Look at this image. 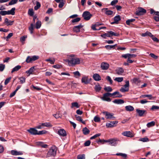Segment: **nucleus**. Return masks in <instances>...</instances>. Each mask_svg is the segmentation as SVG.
I'll return each mask as SVG.
<instances>
[{
    "mask_svg": "<svg viewBox=\"0 0 159 159\" xmlns=\"http://www.w3.org/2000/svg\"><path fill=\"white\" fill-rule=\"evenodd\" d=\"M80 60L79 58H75L74 55H71V61L70 66H74L76 65L79 64Z\"/></svg>",
    "mask_w": 159,
    "mask_h": 159,
    "instance_id": "nucleus-1",
    "label": "nucleus"
},
{
    "mask_svg": "<svg viewBox=\"0 0 159 159\" xmlns=\"http://www.w3.org/2000/svg\"><path fill=\"white\" fill-rule=\"evenodd\" d=\"M56 149L55 147H52L49 150L47 154V157H50V156H54L56 154Z\"/></svg>",
    "mask_w": 159,
    "mask_h": 159,
    "instance_id": "nucleus-2",
    "label": "nucleus"
},
{
    "mask_svg": "<svg viewBox=\"0 0 159 159\" xmlns=\"http://www.w3.org/2000/svg\"><path fill=\"white\" fill-rule=\"evenodd\" d=\"M146 10L142 7H140L138 8L135 12L137 15L141 16L144 15L146 12Z\"/></svg>",
    "mask_w": 159,
    "mask_h": 159,
    "instance_id": "nucleus-3",
    "label": "nucleus"
},
{
    "mask_svg": "<svg viewBox=\"0 0 159 159\" xmlns=\"http://www.w3.org/2000/svg\"><path fill=\"white\" fill-rule=\"evenodd\" d=\"M92 15L88 11H85L82 14V16L84 19L86 20H89Z\"/></svg>",
    "mask_w": 159,
    "mask_h": 159,
    "instance_id": "nucleus-4",
    "label": "nucleus"
},
{
    "mask_svg": "<svg viewBox=\"0 0 159 159\" xmlns=\"http://www.w3.org/2000/svg\"><path fill=\"white\" fill-rule=\"evenodd\" d=\"M102 113L105 115V117L107 119H111L115 118V117L113 116V114L110 113L107 111H104Z\"/></svg>",
    "mask_w": 159,
    "mask_h": 159,
    "instance_id": "nucleus-5",
    "label": "nucleus"
},
{
    "mask_svg": "<svg viewBox=\"0 0 159 159\" xmlns=\"http://www.w3.org/2000/svg\"><path fill=\"white\" fill-rule=\"evenodd\" d=\"M107 142L109 143V144L111 146H116L117 143L118 139H112L107 140Z\"/></svg>",
    "mask_w": 159,
    "mask_h": 159,
    "instance_id": "nucleus-6",
    "label": "nucleus"
},
{
    "mask_svg": "<svg viewBox=\"0 0 159 159\" xmlns=\"http://www.w3.org/2000/svg\"><path fill=\"white\" fill-rule=\"evenodd\" d=\"M55 132L60 136L64 137L66 135V131L63 129H61L58 130H56Z\"/></svg>",
    "mask_w": 159,
    "mask_h": 159,
    "instance_id": "nucleus-7",
    "label": "nucleus"
},
{
    "mask_svg": "<svg viewBox=\"0 0 159 159\" xmlns=\"http://www.w3.org/2000/svg\"><path fill=\"white\" fill-rule=\"evenodd\" d=\"M109 66V64L108 63L103 62L101 64V67L102 70H106L108 69Z\"/></svg>",
    "mask_w": 159,
    "mask_h": 159,
    "instance_id": "nucleus-8",
    "label": "nucleus"
},
{
    "mask_svg": "<svg viewBox=\"0 0 159 159\" xmlns=\"http://www.w3.org/2000/svg\"><path fill=\"white\" fill-rule=\"evenodd\" d=\"M102 11L104 12L105 14L108 16L111 15L113 13L112 11L108 10V8H103Z\"/></svg>",
    "mask_w": 159,
    "mask_h": 159,
    "instance_id": "nucleus-9",
    "label": "nucleus"
},
{
    "mask_svg": "<svg viewBox=\"0 0 159 159\" xmlns=\"http://www.w3.org/2000/svg\"><path fill=\"white\" fill-rule=\"evenodd\" d=\"M31 134L36 135L37 134L38 131L34 128H30L27 130Z\"/></svg>",
    "mask_w": 159,
    "mask_h": 159,
    "instance_id": "nucleus-10",
    "label": "nucleus"
},
{
    "mask_svg": "<svg viewBox=\"0 0 159 159\" xmlns=\"http://www.w3.org/2000/svg\"><path fill=\"white\" fill-rule=\"evenodd\" d=\"M122 134L124 136L128 137H132L134 136V135L132 132L129 131H126L123 132Z\"/></svg>",
    "mask_w": 159,
    "mask_h": 159,
    "instance_id": "nucleus-11",
    "label": "nucleus"
},
{
    "mask_svg": "<svg viewBox=\"0 0 159 159\" xmlns=\"http://www.w3.org/2000/svg\"><path fill=\"white\" fill-rule=\"evenodd\" d=\"M136 111L140 116H142L145 113H146L147 111L145 110H141L138 109H136Z\"/></svg>",
    "mask_w": 159,
    "mask_h": 159,
    "instance_id": "nucleus-12",
    "label": "nucleus"
},
{
    "mask_svg": "<svg viewBox=\"0 0 159 159\" xmlns=\"http://www.w3.org/2000/svg\"><path fill=\"white\" fill-rule=\"evenodd\" d=\"M118 121H116L111 122L110 123L107 124L106 126L108 128H111L114 127L116 126V124L118 123Z\"/></svg>",
    "mask_w": 159,
    "mask_h": 159,
    "instance_id": "nucleus-13",
    "label": "nucleus"
},
{
    "mask_svg": "<svg viewBox=\"0 0 159 159\" xmlns=\"http://www.w3.org/2000/svg\"><path fill=\"white\" fill-rule=\"evenodd\" d=\"M81 81L85 84H87L90 83V80L88 79V77L84 76L82 78Z\"/></svg>",
    "mask_w": 159,
    "mask_h": 159,
    "instance_id": "nucleus-14",
    "label": "nucleus"
},
{
    "mask_svg": "<svg viewBox=\"0 0 159 159\" xmlns=\"http://www.w3.org/2000/svg\"><path fill=\"white\" fill-rule=\"evenodd\" d=\"M132 82L135 84L139 85L141 82V80L138 78H134L132 80Z\"/></svg>",
    "mask_w": 159,
    "mask_h": 159,
    "instance_id": "nucleus-15",
    "label": "nucleus"
},
{
    "mask_svg": "<svg viewBox=\"0 0 159 159\" xmlns=\"http://www.w3.org/2000/svg\"><path fill=\"white\" fill-rule=\"evenodd\" d=\"M83 27V26L80 24L78 25L75 26L73 29V30L75 32H78L80 31V29Z\"/></svg>",
    "mask_w": 159,
    "mask_h": 159,
    "instance_id": "nucleus-16",
    "label": "nucleus"
},
{
    "mask_svg": "<svg viewBox=\"0 0 159 159\" xmlns=\"http://www.w3.org/2000/svg\"><path fill=\"white\" fill-rule=\"evenodd\" d=\"M116 73L118 75H122L124 73V70L121 67H119L116 70Z\"/></svg>",
    "mask_w": 159,
    "mask_h": 159,
    "instance_id": "nucleus-17",
    "label": "nucleus"
},
{
    "mask_svg": "<svg viewBox=\"0 0 159 159\" xmlns=\"http://www.w3.org/2000/svg\"><path fill=\"white\" fill-rule=\"evenodd\" d=\"M112 102L116 104H121L124 103V101L121 99H116L114 100Z\"/></svg>",
    "mask_w": 159,
    "mask_h": 159,
    "instance_id": "nucleus-18",
    "label": "nucleus"
},
{
    "mask_svg": "<svg viewBox=\"0 0 159 159\" xmlns=\"http://www.w3.org/2000/svg\"><path fill=\"white\" fill-rule=\"evenodd\" d=\"M93 78L96 81H98L101 80V77L98 74H95L93 75Z\"/></svg>",
    "mask_w": 159,
    "mask_h": 159,
    "instance_id": "nucleus-19",
    "label": "nucleus"
},
{
    "mask_svg": "<svg viewBox=\"0 0 159 159\" xmlns=\"http://www.w3.org/2000/svg\"><path fill=\"white\" fill-rule=\"evenodd\" d=\"M16 9L15 7L12 8L10 10L7 11V15H13L15 14V11Z\"/></svg>",
    "mask_w": 159,
    "mask_h": 159,
    "instance_id": "nucleus-20",
    "label": "nucleus"
},
{
    "mask_svg": "<svg viewBox=\"0 0 159 159\" xmlns=\"http://www.w3.org/2000/svg\"><path fill=\"white\" fill-rule=\"evenodd\" d=\"M118 91H116L113 93H105V96H112L113 98L114 95H116V94H118Z\"/></svg>",
    "mask_w": 159,
    "mask_h": 159,
    "instance_id": "nucleus-21",
    "label": "nucleus"
},
{
    "mask_svg": "<svg viewBox=\"0 0 159 159\" xmlns=\"http://www.w3.org/2000/svg\"><path fill=\"white\" fill-rule=\"evenodd\" d=\"M37 145L41 146L42 147L46 148L48 147V145L44 144L43 143L41 142H38L36 143Z\"/></svg>",
    "mask_w": 159,
    "mask_h": 159,
    "instance_id": "nucleus-22",
    "label": "nucleus"
},
{
    "mask_svg": "<svg viewBox=\"0 0 159 159\" xmlns=\"http://www.w3.org/2000/svg\"><path fill=\"white\" fill-rule=\"evenodd\" d=\"M5 23L7 26L12 25L14 22V21L9 20L8 19L6 18L5 19Z\"/></svg>",
    "mask_w": 159,
    "mask_h": 159,
    "instance_id": "nucleus-23",
    "label": "nucleus"
},
{
    "mask_svg": "<svg viewBox=\"0 0 159 159\" xmlns=\"http://www.w3.org/2000/svg\"><path fill=\"white\" fill-rule=\"evenodd\" d=\"M125 109L127 111H131L134 110L133 107L130 105L127 106L125 107Z\"/></svg>",
    "mask_w": 159,
    "mask_h": 159,
    "instance_id": "nucleus-24",
    "label": "nucleus"
},
{
    "mask_svg": "<svg viewBox=\"0 0 159 159\" xmlns=\"http://www.w3.org/2000/svg\"><path fill=\"white\" fill-rule=\"evenodd\" d=\"M108 33H109V34L110 36V37H111V36H119V34L117 33H115L111 31H108Z\"/></svg>",
    "mask_w": 159,
    "mask_h": 159,
    "instance_id": "nucleus-25",
    "label": "nucleus"
},
{
    "mask_svg": "<svg viewBox=\"0 0 159 159\" xmlns=\"http://www.w3.org/2000/svg\"><path fill=\"white\" fill-rule=\"evenodd\" d=\"M21 68V66L20 65H18L14 67L11 71V73H13L15 71H18Z\"/></svg>",
    "mask_w": 159,
    "mask_h": 159,
    "instance_id": "nucleus-26",
    "label": "nucleus"
},
{
    "mask_svg": "<svg viewBox=\"0 0 159 159\" xmlns=\"http://www.w3.org/2000/svg\"><path fill=\"white\" fill-rule=\"evenodd\" d=\"M108 97V96H105L104 93L103 94V96L101 97V99L103 100L110 102L111 101V99L109 98Z\"/></svg>",
    "mask_w": 159,
    "mask_h": 159,
    "instance_id": "nucleus-27",
    "label": "nucleus"
},
{
    "mask_svg": "<svg viewBox=\"0 0 159 159\" xmlns=\"http://www.w3.org/2000/svg\"><path fill=\"white\" fill-rule=\"evenodd\" d=\"M83 133L84 135H87L89 134L90 131L86 127H85L83 129Z\"/></svg>",
    "mask_w": 159,
    "mask_h": 159,
    "instance_id": "nucleus-28",
    "label": "nucleus"
},
{
    "mask_svg": "<svg viewBox=\"0 0 159 159\" xmlns=\"http://www.w3.org/2000/svg\"><path fill=\"white\" fill-rule=\"evenodd\" d=\"M75 117L77 120L80 121V122L82 123L83 124H85V122L84 121H83V120L79 116L77 115H76L75 116Z\"/></svg>",
    "mask_w": 159,
    "mask_h": 159,
    "instance_id": "nucleus-29",
    "label": "nucleus"
},
{
    "mask_svg": "<svg viewBox=\"0 0 159 159\" xmlns=\"http://www.w3.org/2000/svg\"><path fill=\"white\" fill-rule=\"evenodd\" d=\"M120 20V15H117L114 18V20L115 21L117 24L118 23L119 21Z\"/></svg>",
    "mask_w": 159,
    "mask_h": 159,
    "instance_id": "nucleus-30",
    "label": "nucleus"
},
{
    "mask_svg": "<svg viewBox=\"0 0 159 159\" xmlns=\"http://www.w3.org/2000/svg\"><path fill=\"white\" fill-rule=\"evenodd\" d=\"M155 122L154 121H152L148 123L147 124V126L148 128L153 126L155 125Z\"/></svg>",
    "mask_w": 159,
    "mask_h": 159,
    "instance_id": "nucleus-31",
    "label": "nucleus"
},
{
    "mask_svg": "<svg viewBox=\"0 0 159 159\" xmlns=\"http://www.w3.org/2000/svg\"><path fill=\"white\" fill-rule=\"evenodd\" d=\"M80 106L79 105L77 102H74L71 103V108H73L74 107H76L77 108H79Z\"/></svg>",
    "mask_w": 159,
    "mask_h": 159,
    "instance_id": "nucleus-32",
    "label": "nucleus"
},
{
    "mask_svg": "<svg viewBox=\"0 0 159 159\" xmlns=\"http://www.w3.org/2000/svg\"><path fill=\"white\" fill-rule=\"evenodd\" d=\"M94 89L96 91L99 92L101 90V87L99 84H98L95 85Z\"/></svg>",
    "mask_w": 159,
    "mask_h": 159,
    "instance_id": "nucleus-33",
    "label": "nucleus"
},
{
    "mask_svg": "<svg viewBox=\"0 0 159 159\" xmlns=\"http://www.w3.org/2000/svg\"><path fill=\"white\" fill-rule=\"evenodd\" d=\"M41 25V22L39 20H38L36 24L35 25V28L37 29H38L39 28Z\"/></svg>",
    "mask_w": 159,
    "mask_h": 159,
    "instance_id": "nucleus-34",
    "label": "nucleus"
},
{
    "mask_svg": "<svg viewBox=\"0 0 159 159\" xmlns=\"http://www.w3.org/2000/svg\"><path fill=\"white\" fill-rule=\"evenodd\" d=\"M34 67H32L30 68L29 70L27 71L26 72L27 73H29V75H30V74H32V73L34 70Z\"/></svg>",
    "mask_w": 159,
    "mask_h": 159,
    "instance_id": "nucleus-35",
    "label": "nucleus"
},
{
    "mask_svg": "<svg viewBox=\"0 0 159 159\" xmlns=\"http://www.w3.org/2000/svg\"><path fill=\"white\" fill-rule=\"evenodd\" d=\"M36 6L34 7V9L35 10H37L41 7V4L40 2L38 1L36 2Z\"/></svg>",
    "mask_w": 159,
    "mask_h": 159,
    "instance_id": "nucleus-36",
    "label": "nucleus"
},
{
    "mask_svg": "<svg viewBox=\"0 0 159 159\" xmlns=\"http://www.w3.org/2000/svg\"><path fill=\"white\" fill-rule=\"evenodd\" d=\"M104 90L108 92H111L112 90V88L110 86L106 87L104 88Z\"/></svg>",
    "mask_w": 159,
    "mask_h": 159,
    "instance_id": "nucleus-37",
    "label": "nucleus"
},
{
    "mask_svg": "<svg viewBox=\"0 0 159 159\" xmlns=\"http://www.w3.org/2000/svg\"><path fill=\"white\" fill-rule=\"evenodd\" d=\"M117 46V44H116L115 45H107L105 46V48L107 49H111L112 48H114L116 46Z\"/></svg>",
    "mask_w": 159,
    "mask_h": 159,
    "instance_id": "nucleus-38",
    "label": "nucleus"
},
{
    "mask_svg": "<svg viewBox=\"0 0 159 159\" xmlns=\"http://www.w3.org/2000/svg\"><path fill=\"white\" fill-rule=\"evenodd\" d=\"M123 80V77H116L114 79V80L118 82H122Z\"/></svg>",
    "mask_w": 159,
    "mask_h": 159,
    "instance_id": "nucleus-39",
    "label": "nucleus"
},
{
    "mask_svg": "<svg viewBox=\"0 0 159 159\" xmlns=\"http://www.w3.org/2000/svg\"><path fill=\"white\" fill-rule=\"evenodd\" d=\"M117 156H121L124 158H125L127 156V155L125 153H117L116 154Z\"/></svg>",
    "mask_w": 159,
    "mask_h": 159,
    "instance_id": "nucleus-40",
    "label": "nucleus"
},
{
    "mask_svg": "<svg viewBox=\"0 0 159 159\" xmlns=\"http://www.w3.org/2000/svg\"><path fill=\"white\" fill-rule=\"evenodd\" d=\"M150 13L151 14H152L154 13V14L156 15L157 16H159V11H155L153 9H151L150 10Z\"/></svg>",
    "mask_w": 159,
    "mask_h": 159,
    "instance_id": "nucleus-41",
    "label": "nucleus"
},
{
    "mask_svg": "<svg viewBox=\"0 0 159 159\" xmlns=\"http://www.w3.org/2000/svg\"><path fill=\"white\" fill-rule=\"evenodd\" d=\"M19 80H20V82L21 84H23L25 82V78L23 77H20L19 78Z\"/></svg>",
    "mask_w": 159,
    "mask_h": 159,
    "instance_id": "nucleus-42",
    "label": "nucleus"
},
{
    "mask_svg": "<svg viewBox=\"0 0 159 159\" xmlns=\"http://www.w3.org/2000/svg\"><path fill=\"white\" fill-rule=\"evenodd\" d=\"M18 1V0H11L9 3L8 5H14L15 4H16L17 2Z\"/></svg>",
    "mask_w": 159,
    "mask_h": 159,
    "instance_id": "nucleus-43",
    "label": "nucleus"
},
{
    "mask_svg": "<svg viewBox=\"0 0 159 159\" xmlns=\"http://www.w3.org/2000/svg\"><path fill=\"white\" fill-rule=\"evenodd\" d=\"M34 24L32 23L31 24L30 27H29V30L30 32V33L32 34L33 33V30L34 29Z\"/></svg>",
    "mask_w": 159,
    "mask_h": 159,
    "instance_id": "nucleus-44",
    "label": "nucleus"
},
{
    "mask_svg": "<svg viewBox=\"0 0 159 159\" xmlns=\"http://www.w3.org/2000/svg\"><path fill=\"white\" fill-rule=\"evenodd\" d=\"M139 140L140 141L143 142H147L149 141L148 139L146 137L140 138V139Z\"/></svg>",
    "mask_w": 159,
    "mask_h": 159,
    "instance_id": "nucleus-45",
    "label": "nucleus"
},
{
    "mask_svg": "<svg viewBox=\"0 0 159 159\" xmlns=\"http://www.w3.org/2000/svg\"><path fill=\"white\" fill-rule=\"evenodd\" d=\"M28 14L30 16H33L34 12L33 9H29L28 11Z\"/></svg>",
    "mask_w": 159,
    "mask_h": 159,
    "instance_id": "nucleus-46",
    "label": "nucleus"
},
{
    "mask_svg": "<svg viewBox=\"0 0 159 159\" xmlns=\"http://www.w3.org/2000/svg\"><path fill=\"white\" fill-rule=\"evenodd\" d=\"M85 155L84 154L79 155L77 156L78 159H85Z\"/></svg>",
    "mask_w": 159,
    "mask_h": 159,
    "instance_id": "nucleus-47",
    "label": "nucleus"
},
{
    "mask_svg": "<svg viewBox=\"0 0 159 159\" xmlns=\"http://www.w3.org/2000/svg\"><path fill=\"white\" fill-rule=\"evenodd\" d=\"M129 90V89H126V88L123 87L121 88L120 89V91L122 92H125L128 91Z\"/></svg>",
    "mask_w": 159,
    "mask_h": 159,
    "instance_id": "nucleus-48",
    "label": "nucleus"
},
{
    "mask_svg": "<svg viewBox=\"0 0 159 159\" xmlns=\"http://www.w3.org/2000/svg\"><path fill=\"white\" fill-rule=\"evenodd\" d=\"M135 20V19H129V20H127L126 21V24L127 25H130V23L134 21Z\"/></svg>",
    "mask_w": 159,
    "mask_h": 159,
    "instance_id": "nucleus-49",
    "label": "nucleus"
},
{
    "mask_svg": "<svg viewBox=\"0 0 159 159\" xmlns=\"http://www.w3.org/2000/svg\"><path fill=\"white\" fill-rule=\"evenodd\" d=\"M47 132V131H46V130H42L39 131V132H38L37 135H42L44 134H45Z\"/></svg>",
    "mask_w": 159,
    "mask_h": 159,
    "instance_id": "nucleus-50",
    "label": "nucleus"
},
{
    "mask_svg": "<svg viewBox=\"0 0 159 159\" xmlns=\"http://www.w3.org/2000/svg\"><path fill=\"white\" fill-rule=\"evenodd\" d=\"M45 61L47 62H49L52 64H53L55 62V60L54 59L51 60L50 59H46Z\"/></svg>",
    "mask_w": 159,
    "mask_h": 159,
    "instance_id": "nucleus-51",
    "label": "nucleus"
},
{
    "mask_svg": "<svg viewBox=\"0 0 159 159\" xmlns=\"http://www.w3.org/2000/svg\"><path fill=\"white\" fill-rule=\"evenodd\" d=\"M101 36L105 39H106V37H110V36L109 34V33H108V31L107 32V33H105V34H101Z\"/></svg>",
    "mask_w": 159,
    "mask_h": 159,
    "instance_id": "nucleus-52",
    "label": "nucleus"
},
{
    "mask_svg": "<svg viewBox=\"0 0 159 159\" xmlns=\"http://www.w3.org/2000/svg\"><path fill=\"white\" fill-rule=\"evenodd\" d=\"M93 120L95 122H99L100 120V118L97 116H95Z\"/></svg>",
    "mask_w": 159,
    "mask_h": 159,
    "instance_id": "nucleus-53",
    "label": "nucleus"
},
{
    "mask_svg": "<svg viewBox=\"0 0 159 159\" xmlns=\"http://www.w3.org/2000/svg\"><path fill=\"white\" fill-rule=\"evenodd\" d=\"M100 135H101V134H99V133L97 134H95V135H94V136L91 137L90 138V139H94L95 138H96V137H98V136H100Z\"/></svg>",
    "mask_w": 159,
    "mask_h": 159,
    "instance_id": "nucleus-54",
    "label": "nucleus"
},
{
    "mask_svg": "<svg viewBox=\"0 0 159 159\" xmlns=\"http://www.w3.org/2000/svg\"><path fill=\"white\" fill-rule=\"evenodd\" d=\"M5 67V65L3 64H0V71H2Z\"/></svg>",
    "mask_w": 159,
    "mask_h": 159,
    "instance_id": "nucleus-55",
    "label": "nucleus"
},
{
    "mask_svg": "<svg viewBox=\"0 0 159 159\" xmlns=\"http://www.w3.org/2000/svg\"><path fill=\"white\" fill-rule=\"evenodd\" d=\"M32 61L31 60V57H30V56H28V57H27V58L26 59V61L27 63H30Z\"/></svg>",
    "mask_w": 159,
    "mask_h": 159,
    "instance_id": "nucleus-56",
    "label": "nucleus"
},
{
    "mask_svg": "<svg viewBox=\"0 0 159 159\" xmlns=\"http://www.w3.org/2000/svg\"><path fill=\"white\" fill-rule=\"evenodd\" d=\"M80 18L79 17H77L76 18H75L74 19H73L72 20V22L73 23H75V22H77L80 21Z\"/></svg>",
    "mask_w": 159,
    "mask_h": 159,
    "instance_id": "nucleus-57",
    "label": "nucleus"
},
{
    "mask_svg": "<svg viewBox=\"0 0 159 159\" xmlns=\"http://www.w3.org/2000/svg\"><path fill=\"white\" fill-rule=\"evenodd\" d=\"M11 77H9V78L6 79L5 80L4 82L5 85H6L11 80Z\"/></svg>",
    "mask_w": 159,
    "mask_h": 159,
    "instance_id": "nucleus-58",
    "label": "nucleus"
},
{
    "mask_svg": "<svg viewBox=\"0 0 159 159\" xmlns=\"http://www.w3.org/2000/svg\"><path fill=\"white\" fill-rule=\"evenodd\" d=\"M159 109V107L155 105H153L151 108V110H158Z\"/></svg>",
    "mask_w": 159,
    "mask_h": 159,
    "instance_id": "nucleus-59",
    "label": "nucleus"
},
{
    "mask_svg": "<svg viewBox=\"0 0 159 159\" xmlns=\"http://www.w3.org/2000/svg\"><path fill=\"white\" fill-rule=\"evenodd\" d=\"M106 79L110 82V84H112L113 81L110 76H107L106 77Z\"/></svg>",
    "mask_w": 159,
    "mask_h": 159,
    "instance_id": "nucleus-60",
    "label": "nucleus"
},
{
    "mask_svg": "<svg viewBox=\"0 0 159 159\" xmlns=\"http://www.w3.org/2000/svg\"><path fill=\"white\" fill-rule=\"evenodd\" d=\"M124 87L126 88V89H129V81H126L125 82V84L124 85Z\"/></svg>",
    "mask_w": 159,
    "mask_h": 159,
    "instance_id": "nucleus-61",
    "label": "nucleus"
},
{
    "mask_svg": "<svg viewBox=\"0 0 159 159\" xmlns=\"http://www.w3.org/2000/svg\"><path fill=\"white\" fill-rule=\"evenodd\" d=\"M64 1L63 0H61V2H59V8H62L63 6H64Z\"/></svg>",
    "mask_w": 159,
    "mask_h": 159,
    "instance_id": "nucleus-62",
    "label": "nucleus"
},
{
    "mask_svg": "<svg viewBox=\"0 0 159 159\" xmlns=\"http://www.w3.org/2000/svg\"><path fill=\"white\" fill-rule=\"evenodd\" d=\"M31 57V60L32 61H34L37 59L39 58V57L38 56H34Z\"/></svg>",
    "mask_w": 159,
    "mask_h": 159,
    "instance_id": "nucleus-63",
    "label": "nucleus"
},
{
    "mask_svg": "<svg viewBox=\"0 0 159 159\" xmlns=\"http://www.w3.org/2000/svg\"><path fill=\"white\" fill-rule=\"evenodd\" d=\"M17 151L16 150H12L11 151V154L12 155L16 156Z\"/></svg>",
    "mask_w": 159,
    "mask_h": 159,
    "instance_id": "nucleus-64",
    "label": "nucleus"
}]
</instances>
